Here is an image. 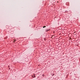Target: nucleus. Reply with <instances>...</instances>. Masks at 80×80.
Instances as JSON below:
<instances>
[{
	"instance_id": "nucleus-4",
	"label": "nucleus",
	"mask_w": 80,
	"mask_h": 80,
	"mask_svg": "<svg viewBox=\"0 0 80 80\" xmlns=\"http://www.w3.org/2000/svg\"><path fill=\"white\" fill-rule=\"evenodd\" d=\"M14 42H15V40H14Z\"/></svg>"
},
{
	"instance_id": "nucleus-5",
	"label": "nucleus",
	"mask_w": 80,
	"mask_h": 80,
	"mask_svg": "<svg viewBox=\"0 0 80 80\" xmlns=\"http://www.w3.org/2000/svg\"><path fill=\"white\" fill-rule=\"evenodd\" d=\"M32 77H33V76H32Z\"/></svg>"
},
{
	"instance_id": "nucleus-1",
	"label": "nucleus",
	"mask_w": 80,
	"mask_h": 80,
	"mask_svg": "<svg viewBox=\"0 0 80 80\" xmlns=\"http://www.w3.org/2000/svg\"><path fill=\"white\" fill-rule=\"evenodd\" d=\"M34 77L35 78V77H36L35 76V74H34Z\"/></svg>"
},
{
	"instance_id": "nucleus-2",
	"label": "nucleus",
	"mask_w": 80,
	"mask_h": 80,
	"mask_svg": "<svg viewBox=\"0 0 80 80\" xmlns=\"http://www.w3.org/2000/svg\"><path fill=\"white\" fill-rule=\"evenodd\" d=\"M49 30H50V29L47 30H46V32H48V31H49Z\"/></svg>"
},
{
	"instance_id": "nucleus-3",
	"label": "nucleus",
	"mask_w": 80,
	"mask_h": 80,
	"mask_svg": "<svg viewBox=\"0 0 80 80\" xmlns=\"http://www.w3.org/2000/svg\"><path fill=\"white\" fill-rule=\"evenodd\" d=\"M45 27H46V26H44V27H43V28H45Z\"/></svg>"
}]
</instances>
